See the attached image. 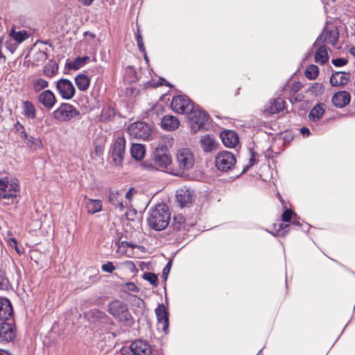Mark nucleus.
<instances>
[{
    "mask_svg": "<svg viewBox=\"0 0 355 355\" xmlns=\"http://www.w3.org/2000/svg\"><path fill=\"white\" fill-rule=\"evenodd\" d=\"M171 220V212L166 204H157L148 212L147 219L149 227L156 231L166 228Z\"/></svg>",
    "mask_w": 355,
    "mask_h": 355,
    "instance_id": "1",
    "label": "nucleus"
},
{
    "mask_svg": "<svg viewBox=\"0 0 355 355\" xmlns=\"http://www.w3.org/2000/svg\"><path fill=\"white\" fill-rule=\"evenodd\" d=\"M20 187L15 179H0V198L13 202L19 196Z\"/></svg>",
    "mask_w": 355,
    "mask_h": 355,
    "instance_id": "2",
    "label": "nucleus"
},
{
    "mask_svg": "<svg viewBox=\"0 0 355 355\" xmlns=\"http://www.w3.org/2000/svg\"><path fill=\"white\" fill-rule=\"evenodd\" d=\"M176 162L178 166V171L174 173L177 176H182L184 171L193 168L195 164V157L193 152L188 148H182L176 153Z\"/></svg>",
    "mask_w": 355,
    "mask_h": 355,
    "instance_id": "3",
    "label": "nucleus"
},
{
    "mask_svg": "<svg viewBox=\"0 0 355 355\" xmlns=\"http://www.w3.org/2000/svg\"><path fill=\"white\" fill-rule=\"evenodd\" d=\"M125 139L123 136L116 137L109 150V158L115 166H122L125 154Z\"/></svg>",
    "mask_w": 355,
    "mask_h": 355,
    "instance_id": "4",
    "label": "nucleus"
},
{
    "mask_svg": "<svg viewBox=\"0 0 355 355\" xmlns=\"http://www.w3.org/2000/svg\"><path fill=\"white\" fill-rule=\"evenodd\" d=\"M191 130L196 133L206 124L209 120V115L200 106L194 105L193 109L188 114Z\"/></svg>",
    "mask_w": 355,
    "mask_h": 355,
    "instance_id": "5",
    "label": "nucleus"
},
{
    "mask_svg": "<svg viewBox=\"0 0 355 355\" xmlns=\"http://www.w3.org/2000/svg\"><path fill=\"white\" fill-rule=\"evenodd\" d=\"M80 112L72 105L63 103L54 110L53 116L60 122L69 121L71 119L79 115Z\"/></svg>",
    "mask_w": 355,
    "mask_h": 355,
    "instance_id": "6",
    "label": "nucleus"
},
{
    "mask_svg": "<svg viewBox=\"0 0 355 355\" xmlns=\"http://www.w3.org/2000/svg\"><path fill=\"white\" fill-rule=\"evenodd\" d=\"M236 162L235 155L226 150L218 153L215 159L216 168L221 171H228L232 169Z\"/></svg>",
    "mask_w": 355,
    "mask_h": 355,
    "instance_id": "7",
    "label": "nucleus"
},
{
    "mask_svg": "<svg viewBox=\"0 0 355 355\" xmlns=\"http://www.w3.org/2000/svg\"><path fill=\"white\" fill-rule=\"evenodd\" d=\"M171 106L176 113L188 114L193 109L194 104L188 96L179 95L173 98Z\"/></svg>",
    "mask_w": 355,
    "mask_h": 355,
    "instance_id": "8",
    "label": "nucleus"
},
{
    "mask_svg": "<svg viewBox=\"0 0 355 355\" xmlns=\"http://www.w3.org/2000/svg\"><path fill=\"white\" fill-rule=\"evenodd\" d=\"M128 130L130 136L143 140L148 139L151 133L150 126L144 121L135 122L130 124Z\"/></svg>",
    "mask_w": 355,
    "mask_h": 355,
    "instance_id": "9",
    "label": "nucleus"
},
{
    "mask_svg": "<svg viewBox=\"0 0 355 355\" xmlns=\"http://www.w3.org/2000/svg\"><path fill=\"white\" fill-rule=\"evenodd\" d=\"M108 311L119 321H127L130 317L126 304L119 300H114L110 303Z\"/></svg>",
    "mask_w": 355,
    "mask_h": 355,
    "instance_id": "10",
    "label": "nucleus"
},
{
    "mask_svg": "<svg viewBox=\"0 0 355 355\" xmlns=\"http://www.w3.org/2000/svg\"><path fill=\"white\" fill-rule=\"evenodd\" d=\"M56 89L61 97L67 100L71 99L76 93L73 83L67 78H61L57 81Z\"/></svg>",
    "mask_w": 355,
    "mask_h": 355,
    "instance_id": "11",
    "label": "nucleus"
},
{
    "mask_svg": "<svg viewBox=\"0 0 355 355\" xmlns=\"http://www.w3.org/2000/svg\"><path fill=\"white\" fill-rule=\"evenodd\" d=\"M154 162L158 170L163 171L171 163L170 156L164 151L163 146L159 145L154 152Z\"/></svg>",
    "mask_w": 355,
    "mask_h": 355,
    "instance_id": "12",
    "label": "nucleus"
},
{
    "mask_svg": "<svg viewBox=\"0 0 355 355\" xmlns=\"http://www.w3.org/2000/svg\"><path fill=\"white\" fill-rule=\"evenodd\" d=\"M8 320L0 323V342L8 343L15 337V328L13 324L8 322Z\"/></svg>",
    "mask_w": 355,
    "mask_h": 355,
    "instance_id": "13",
    "label": "nucleus"
},
{
    "mask_svg": "<svg viewBox=\"0 0 355 355\" xmlns=\"http://www.w3.org/2000/svg\"><path fill=\"white\" fill-rule=\"evenodd\" d=\"M155 313L157 319L158 329L162 328L166 333L168 329V314L165 306L163 304H159L155 309Z\"/></svg>",
    "mask_w": 355,
    "mask_h": 355,
    "instance_id": "14",
    "label": "nucleus"
},
{
    "mask_svg": "<svg viewBox=\"0 0 355 355\" xmlns=\"http://www.w3.org/2000/svg\"><path fill=\"white\" fill-rule=\"evenodd\" d=\"M338 37L339 33L336 29L331 31L324 28L321 35L318 37L314 45H315L316 43L324 42L331 44L333 46H335L338 40Z\"/></svg>",
    "mask_w": 355,
    "mask_h": 355,
    "instance_id": "15",
    "label": "nucleus"
},
{
    "mask_svg": "<svg viewBox=\"0 0 355 355\" xmlns=\"http://www.w3.org/2000/svg\"><path fill=\"white\" fill-rule=\"evenodd\" d=\"M130 349L135 355H150L152 354L150 345L141 340L134 341L130 345Z\"/></svg>",
    "mask_w": 355,
    "mask_h": 355,
    "instance_id": "16",
    "label": "nucleus"
},
{
    "mask_svg": "<svg viewBox=\"0 0 355 355\" xmlns=\"http://www.w3.org/2000/svg\"><path fill=\"white\" fill-rule=\"evenodd\" d=\"M37 98L38 101L48 110L51 109L56 102L54 94L49 89L44 90L40 93Z\"/></svg>",
    "mask_w": 355,
    "mask_h": 355,
    "instance_id": "17",
    "label": "nucleus"
},
{
    "mask_svg": "<svg viewBox=\"0 0 355 355\" xmlns=\"http://www.w3.org/2000/svg\"><path fill=\"white\" fill-rule=\"evenodd\" d=\"M13 314V309L10 301L4 297L0 298V319L1 321L8 320Z\"/></svg>",
    "mask_w": 355,
    "mask_h": 355,
    "instance_id": "18",
    "label": "nucleus"
},
{
    "mask_svg": "<svg viewBox=\"0 0 355 355\" xmlns=\"http://www.w3.org/2000/svg\"><path fill=\"white\" fill-rule=\"evenodd\" d=\"M350 74L344 71H336L331 74L330 83L334 87H342L347 85L349 80Z\"/></svg>",
    "mask_w": 355,
    "mask_h": 355,
    "instance_id": "19",
    "label": "nucleus"
},
{
    "mask_svg": "<svg viewBox=\"0 0 355 355\" xmlns=\"http://www.w3.org/2000/svg\"><path fill=\"white\" fill-rule=\"evenodd\" d=\"M351 99L350 94L346 91H340L336 93L331 99L332 103L337 107L346 106Z\"/></svg>",
    "mask_w": 355,
    "mask_h": 355,
    "instance_id": "20",
    "label": "nucleus"
},
{
    "mask_svg": "<svg viewBox=\"0 0 355 355\" xmlns=\"http://www.w3.org/2000/svg\"><path fill=\"white\" fill-rule=\"evenodd\" d=\"M220 138L223 144L229 148L234 147L239 142L237 134L232 130H225L221 132Z\"/></svg>",
    "mask_w": 355,
    "mask_h": 355,
    "instance_id": "21",
    "label": "nucleus"
},
{
    "mask_svg": "<svg viewBox=\"0 0 355 355\" xmlns=\"http://www.w3.org/2000/svg\"><path fill=\"white\" fill-rule=\"evenodd\" d=\"M177 202L181 207L187 206L192 201V191L186 188H182L177 191Z\"/></svg>",
    "mask_w": 355,
    "mask_h": 355,
    "instance_id": "22",
    "label": "nucleus"
},
{
    "mask_svg": "<svg viewBox=\"0 0 355 355\" xmlns=\"http://www.w3.org/2000/svg\"><path fill=\"white\" fill-rule=\"evenodd\" d=\"M285 102L282 98L271 99L266 105L265 112L270 114H276L282 111L284 108Z\"/></svg>",
    "mask_w": 355,
    "mask_h": 355,
    "instance_id": "23",
    "label": "nucleus"
},
{
    "mask_svg": "<svg viewBox=\"0 0 355 355\" xmlns=\"http://www.w3.org/2000/svg\"><path fill=\"white\" fill-rule=\"evenodd\" d=\"M161 125L163 129L167 131H172L178 128L180 121L178 119L174 116L166 115L162 119Z\"/></svg>",
    "mask_w": 355,
    "mask_h": 355,
    "instance_id": "24",
    "label": "nucleus"
},
{
    "mask_svg": "<svg viewBox=\"0 0 355 355\" xmlns=\"http://www.w3.org/2000/svg\"><path fill=\"white\" fill-rule=\"evenodd\" d=\"M325 105L323 103L315 105L309 114V119L311 121L316 122L319 121L324 115L325 112Z\"/></svg>",
    "mask_w": 355,
    "mask_h": 355,
    "instance_id": "25",
    "label": "nucleus"
},
{
    "mask_svg": "<svg viewBox=\"0 0 355 355\" xmlns=\"http://www.w3.org/2000/svg\"><path fill=\"white\" fill-rule=\"evenodd\" d=\"M200 146L205 152H211L216 148V142L214 137L207 135L201 138Z\"/></svg>",
    "mask_w": 355,
    "mask_h": 355,
    "instance_id": "26",
    "label": "nucleus"
},
{
    "mask_svg": "<svg viewBox=\"0 0 355 355\" xmlns=\"http://www.w3.org/2000/svg\"><path fill=\"white\" fill-rule=\"evenodd\" d=\"M9 37H11V39H13L14 41L17 44H19L22 43L26 39H28L29 37V34L25 30L16 31L15 28L12 27L11 28L10 31L9 32Z\"/></svg>",
    "mask_w": 355,
    "mask_h": 355,
    "instance_id": "27",
    "label": "nucleus"
},
{
    "mask_svg": "<svg viewBox=\"0 0 355 355\" xmlns=\"http://www.w3.org/2000/svg\"><path fill=\"white\" fill-rule=\"evenodd\" d=\"M89 214H96L102 209V202L100 200L88 199L85 203Z\"/></svg>",
    "mask_w": 355,
    "mask_h": 355,
    "instance_id": "28",
    "label": "nucleus"
},
{
    "mask_svg": "<svg viewBox=\"0 0 355 355\" xmlns=\"http://www.w3.org/2000/svg\"><path fill=\"white\" fill-rule=\"evenodd\" d=\"M23 115L30 119H34L36 116V110L33 104L28 101L23 102L22 105Z\"/></svg>",
    "mask_w": 355,
    "mask_h": 355,
    "instance_id": "29",
    "label": "nucleus"
},
{
    "mask_svg": "<svg viewBox=\"0 0 355 355\" xmlns=\"http://www.w3.org/2000/svg\"><path fill=\"white\" fill-rule=\"evenodd\" d=\"M145 151L144 146L140 144H134L130 148L132 157L137 160L141 159L144 157Z\"/></svg>",
    "mask_w": 355,
    "mask_h": 355,
    "instance_id": "30",
    "label": "nucleus"
},
{
    "mask_svg": "<svg viewBox=\"0 0 355 355\" xmlns=\"http://www.w3.org/2000/svg\"><path fill=\"white\" fill-rule=\"evenodd\" d=\"M328 59L329 55L326 46L324 45L320 46L315 55V62L323 64L328 61Z\"/></svg>",
    "mask_w": 355,
    "mask_h": 355,
    "instance_id": "31",
    "label": "nucleus"
},
{
    "mask_svg": "<svg viewBox=\"0 0 355 355\" xmlns=\"http://www.w3.org/2000/svg\"><path fill=\"white\" fill-rule=\"evenodd\" d=\"M75 83L78 89L80 91H86L89 86V79L85 74H79L75 78Z\"/></svg>",
    "mask_w": 355,
    "mask_h": 355,
    "instance_id": "32",
    "label": "nucleus"
},
{
    "mask_svg": "<svg viewBox=\"0 0 355 355\" xmlns=\"http://www.w3.org/2000/svg\"><path fill=\"white\" fill-rule=\"evenodd\" d=\"M89 60V57L83 56L78 57L73 61L67 62V65L69 69L78 70L83 67Z\"/></svg>",
    "mask_w": 355,
    "mask_h": 355,
    "instance_id": "33",
    "label": "nucleus"
},
{
    "mask_svg": "<svg viewBox=\"0 0 355 355\" xmlns=\"http://www.w3.org/2000/svg\"><path fill=\"white\" fill-rule=\"evenodd\" d=\"M110 202L118 208L119 211H123L124 206L122 202V199L119 198V193L117 191H111L109 194Z\"/></svg>",
    "mask_w": 355,
    "mask_h": 355,
    "instance_id": "34",
    "label": "nucleus"
},
{
    "mask_svg": "<svg viewBox=\"0 0 355 355\" xmlns=\"http://www.w3.org/2000/svg\"><path fill=\"white\" fill-rule=\"evenodd\" d=\"M58 65L54 60H50L44 67V73L45 76L51 78L58 73Z\"/></svg>",
    "mask_w": 355,
    "mask_h": 355,
    "instance_id": "35",
    "label": "nucleus"
},
{
    "mask_svg": "<svg viewBox=\"0 0 355 355\" xmlns=\"http://www.w3.org/2000/svg\"><path fill=\"white\" fill-rule=\"evenodd\" d=\"M87 316L88 317L89 320H91L93 322H96L98 320L103 319L106 317V315L104 312L100 311L99 309H94L89 311L87 313Z\"/></svg>",
    "mask_w": 355,
    "mask_h": 355,
    "instance_id": "36",
    "label": "nucleus"
},
{
    "mask_svg": "<svg viewBox=\"0 0 355 355\" xmlns=\"http://www.w3.org/2000/svg\"><path fill=\"white\" fill-rule=\"evenodd\" d=\"M26 144L33 150L41 149L43 147L42 140L40 138H35L31 136L27 138Z\"/></svg>",
    "mask_w": 355,
    "mask_h": 355,
    "instance_id": "37",
    "label": "nucleus"
},
{
    "mask_svg": "<svg viewBox=\"0 0 355 355\" xmlns=\"http://www.w3.org/2000/svg\"><path fill=\"white\" fill-rule=\"evenodd\" d=\"M318 67L314 64L309 65L305 71V76L309 80L315 79L318 77Z\"/></svg>",
    "mask_w": 355,
    "mask_h": 355,
    "instance_id": "38",
    "label": "nucleus"
},
{
    "mask_svg": "<svg viewBox=\"0 0 355 355\" xmlns=\"http://www.w3.org/2000/svg\"><path fill=\"white\" fill-rule=\"evenodd\" d=\"M172 227L174 230L180 231L184 227V219L181 215H177L173 217Z\"/></svg>",
    "mask_w": 355,
    "mask_h": 355,
    "instance_id": "39",
    "label": "nucleus"
},
{
    "mask_svg": "<svg viewBox=\"0 0 355 355\" xmlns=\"http://www.w3.org/2000/svg\"><path fill=\"white\" fill-rule=\"evenodd\" d=\"M3 46L11 53H13L17 48L18 44L14 41L13 39H11V37L8 36L6 37V40H3Z\"/></svg>",
    "mask_w": 355,
    "mask_h": 355,
    "instance_id": "40",
    "label": "nucleus"
},
{
    "mask_svg": "<svg viewBox=\"0 0 355 355\" xmlns=\"http://www.w3.org/2000/svg\"><path fill=\"white\" fill-rule=\"evenodd\" d=\"M49 85L48 81L43 78H38L35 80L33 83V87L35 92H40L43 89H45Z\"/></svg>",
    "mask_w": 355,
    "mask_h": 355,
    "instance_id": "41",
    "label": "nucleus"
},
{
    "mask_svg": "<svg viewBox=\"0 0 355 355\" xmlns=\"http://www.w3.org/2000/svg\"><path fill=\"white\" fill-rule=\"evenodd\" d=\"M141 167L143 170L146 171H158L155 162L153 160L146 159L141 164Z\"/></svg>",
    "mask_w": 355,
    "mask_h": 355,
    "instance_id": "42",
    "label": "nucleus"
},
{
    "mask_svg": "<svg viewBox=\"0 0 355 355\" xmlns=\"http://www.w3.org/2000/svg\"><path fill=\"white\" fill-rule=\"evenodd\" d=\"M11 287V284L5 273L0 271V290L7 291Z\"/></svg>",
    "mask_w": 355,
    "mask_h": 355,
    "instance_id": "43",
    "label": "nucleus"
},
{
    "mask_svg": "<svg viewBox=\"0 0 355 355\" xmlns=\"http://www.w3.org/2000/svg\"><path fill=\"white\" fill-rule=\"evenodd\" d=\"M143 278L149 282L153 286H157V277L155 274L152 272H145L143 275Z\"/></svg>",
    "mask_w": 355,
    "mask_h": 355,
    "instance_id": "44",
    "label": "nucleus"
},
{
    "mask_svg": "<svg viewBox=\"0 0 355 355\" xmlns=\"http://www.w3.org/2000/svg\"><path fill=\"white\" fill-rule=\"evenodd\" d=\"M311 93L315 96L320 94L324 91V87L322 83H315L309 89Z\"/></svg>",
    "mask_w": 355,
    "mask_h": 355,
    "instance_id": "45",
    "label": "nucleus"
},
{
    "mask_svg": "<svg viewBox=\"0 0 355 355\" xmlns=\"http://www.w3.org/2000/svg\"><path fill=\"white\" fill-rule=\"evenodd\" d=\"M289 227V225H285L283 223H280L279 225H275V229L276 230V234H274L276 235H282L285 236L287 233V231L285 230L286 228H288Z\"/></svg>",
    "mask_w": 355,
    "mask_h": 355,
    "instance_id": "46",
    "label": "nucleus"
},
{
    "mask_svg": "<svg viewBox=\"0 0 355 355\" xmlns=\"http://www.w3.org/2000/svg\"><path fill=\"white\" fill-rule=\"evenodd\" d=\"M35 60L36 62H44L47 59V54L41 50H38L35 52Z\"/></svg>",
    "mask_w": 355,
    "mask_h": 355,
    "instance_id": "47",
    "label": "nucleus"
},
{
    "mask_svg": "<svg viewBox=\"0 0 355 355\" xmlns=\"http://www.w3.org/2000/svg\"><path fill=\"white\" fill-rule=\"evenodd\" d=\"M293 216H295L296 214H294L291 209H287L282 214V220L284 222H289L291 220Z\"/></svg>",
    "mask_w": 355,
    "mask_h": 355,
    "instance_id": "48",
    "label": "nucleus"
},
{
    "mask_svg": "<svg viewBox=\"0 0 355 355\" xmlns=\"http://www.w3.org/2000/svg\"><path fill=\"white\" fill-rule=\"evenodd\" d=\"M101 268L104 272L110 273H112L115 270V267L110 261H107L105 263L103 264Z\"/></svg>",
    "mask_w": 355,
    "mask_h": 355,
    "instance_id": "49",
    "label": "nucleus"
},
{
    "mask_svg": "<svg viewBox=\"0 0 355 355\" xmlns=\"http://www.w3.org/2000/svg\"><path fill=\"white\" fill-rule=\"evenodd\" d=\"M116 244L118 245V251H121V249L124 248L125 245L126 248H137V245L127 242V241L118 242V243H116Z\"/></svg>",
    "mask_w": 355,
    "mask_h": 355,
    "instance_id": "50",
    "label": "nucleus"
},
{
    "mask_svg": "<svg viewBox=\"0 0 355 355\" xmlns=\"http://www.w3.org/2000/svg\"><path fill=\"white\" fill-rule=\"evenodd\" d=\"M171 266H172V260L169 261L167 263V264L166 265V266L163 269V271H162V278L164 280H166L167 278H168V273H169V272L171 270Z\"/></svg>",
    "mask_w": 355,
    "mask_h": 355,
    "instance_id": "51",
    "label": "nucleus"
},
{
    "mask_svg": "<svg viewBox=\"0 0 355 355\" xmlns=\"http://www.w3.org/2000/svg\"><path fill=\"white\" fill-rule=\"evenodd\" d=\"M123 287L126 290H128L129 291L135 292V293H137L139 291V288L133 282L125 283L123 285Z\"/></svg>",
    "mask_w": 355,
    "mask_h": 355,
    "instance_id": "52",
    "label": "nucleus"
},
{
    "mask_svg": "<svg viewBox=\"0 0 355 355\" xmlns=\"http://www.w3.org/2000/svg\"><path fill=\"white\" fill-rule=\"evenodd\" d=\"M136 40H137V46H138V48L139 49V50L145 53V47H144V44L143 43V39H142L141 34L139 32L136 35Z\"/></svg>",
    "mask_w": 355,
    "mask_h": 355,
    "instance_id": "53",
    "label": "nucleus"
},
{
    "mask_svg": "<svg viewBox=\"0 0 355 355\" xmlns=\"http://www.w3.org/2000/svg\"><path fill=\"white\" fill-rule=\"evenodd\" d=\"M331 62L336 67H343L347 63V60L345 58H336L332 60Z\"/></svg>",
    "mask_w": 355,
    "mask_h": 355,
    "instance_id": "54",
    "label": "nucleus"
},
{
    "mask_svg": "<svg viewBox=\"0 0 355 355\" xmlns=\"http://www.w3.org/2000/svg\"><path fill=\"white\" fill-rule=\"evenodd\" d=\"M16 128H17V131H19L20 129H21V132H20V136L21 138H24L26 139V140L27 139V138H28L29 137L27 135L26 131L24 130V128L23 127L22 125H21L19 123V122H17V124H16Z\"/></svg>",
    "mask_w": 355,
    "mask_h": 355,
    "instance_id": "55",
    "label": "nucleus"
},
{
    "mask_svg": "<svg viewBox=\"0 0 355 355\" xmlns=\"http://www.w3.org/2000/svg\"><path fill=\"white\" fill-rule=\"evenodd\" d=\"M254 164H255L254 153L253 152H251V157H250V159L249 160V165L247 166L243 169V171H247L249 167L253 166Z\"/></svg>",
    "mask_w": 355,
    "mask_h": 355,
    "instance_id": "56",
    "label": "nucleus"
},
{
    "mask_svg": "<svg viewBox=\"0 0 355 355\" xmlns=\"http://www.w3.org/2000/svg\"><path fill=\"white\" fill-rule=\"evenodd\" d=\"M300 132L304 136H309L311 133L309 129L306 127L302 128Z\"/></svg>",
    "mask_w": 355,
    "mask_h": 355,
    "instance_id": "57",
    "label": "nucleus"
},
{
    "mask_svg": "<svg viewBox=\"0 0 355 355\" xmlns=\"http://www.w3.org/2000/svg\"><path fill=\"white\" fill-rule=\"evenodd\" d=\"M84 6H90L94 0H78Z\"/></svg>",
    "mask_w": 355,
    "mask_h": 355,
    "instance_id": "58",
    "label": "nucleus"
},
{
    "mask_svg": "<svg viewBox=\"0 0 355 355\" xmlns=\"http://www.w3.org/2000/svg\"><path fill=\"white\" fill-rule=\"evenodd\" d=\"M126 264L132 271H134L136 269V267L132 261H127Z\"/></svg>",
    "mask_w": 355,
    "mask_h": 355,
    "instance_id": "59",
    "label": "nucleus"
},
{
    "mask_svg": "<svg viewBox=\"0 0 355 355\" xmlns=\"http://www.w3.org/2000/svg\"><path fill=\"white\" fill-rule=\"evenodd\" d=\"M3 47V37H1L0 38V58L3 57V55H2V48Z\"/></svg>",
    "mask_w": 355,
    "mask_h": 355,
    "instance_id": "60",
    "label": "nucleus"
},
{
    "mask_svg": "<svg viewBox=\"0 0 355 355\" xmlns=\"http://www.w3.org/2000/svg\"><path fill=\"white\" fill-rule=\"evenodd\" d=\"M0 355H10L8 351L0 349Z\"/></svg>",
    "mask_w": 355,
    "mask_h": 355,
    "instance_id": "61",
    "label": "nucleus"
},
{
    "mask_svg": "<svg viewBox=\"0 0 355 355\" xmlns=\"http://www.w3.org/2000/svg\"><path fill=\"white\" fill-rule=\"evenodd\" d=\"M292 223L295 225H297V226H300L301 225V223L300 222L297 220L296 218H294L292 221Z\"/></svg>",
    "mask_w": 355,
    "mask_h": 355,
    "instance_id": "62",
    "label": "nucleus"
},
{
    "mask_svg": "<svg viewBox=\"0 0 355 355\" xmlns=\"http://www.w3.org/2000/svg\"><path fill=\"white\" fill-rule=\"evenodd\" d=\"M131 190H132V189H129V191H127V193H125V198L128 199L131 198V196H132Z\"/></svg>",
    "mask_w": 355,
    "mask_h": 355,
    "instance_id": "63",
    "label": "nucleus"
},
{
    "mask_svg": "<svg viewBox=\"0 0 355 355\" xmlns=\"http://www.w3.org/2000/svg\"><path fill=\"white\" fill-rule=\"evenodd\" d=\"M349 53L355 57V46H352L349 49Z\"/></svg>",
    "mask_w": 355,
    "mask_h": 355,
    "instance_id": "64",
    "label": "nucleus"
}]
</instances>
